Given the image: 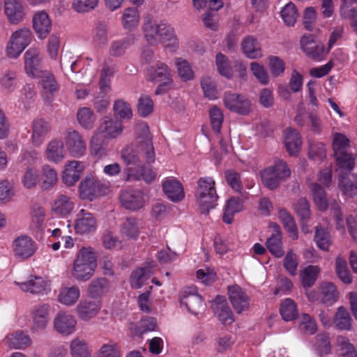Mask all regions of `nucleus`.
<instances>
[{
	"mask_svg": "<svg viewBox=\"0 0 357 357\" xmlns=\"http://www.w3.org/2000/svg\"><path fill=\"white\" fill-rule=\"evenodd\" d=\"M136 132L139 144L136 149L128 146L123 149L121 152L123 160L128 165H133L137 167L141 166V158H143L149 164L153 162L155 153L148 124L145 122L139 123Z\"/></svg>",
	"mask_w": 357,
	"mask_h": 357,
	"instance_id": "obj_1",
	"label": "nucleus"
},
{
	"mask_svg": "<svg viewBox=\"0 0 357 357\" xmlns=\"http://www.w3.org/2000/svg\"><path fill=\"white\" fill-rule=\"evenodd\" d=\"M144 36L151 45L159 43L174 51L178 47V41L173 27L165 21L147 20L143 26Z\"/></svg>",
	"mask_w": 357,
	"mask_h": 357,
	"instance_id": "obj_2",
	"label": "nucleus"
},
{
	"mask_svg": "<svg viewBox=\"0 0 357 357\" xmlns=\"http://www.w3.org/2000/svg\"><path fill=\"white\" fill-rule=\"evenodd\" d=\"M97 266L94 250L91 247H82L73 264V276L77 280L86 281L93 275Z\"/></svg>",
	"mask_w": 357,
	"mask_h": 357,
	"instance_id": "obj_3",
	"label": "nucleus"
},
{
	"mask_svg": "<svg viewBox=\"0 0 357 357\" xmlns=\"http://www.w3.org/2000/svg\"><path fill=\"white\" fill-rule=\"evenodd\" d=\"M195 192L197 203L202 213H208L210 209L215 207L218 196L215 182L212 177L205 176L198 179Z\"/></svg>",
	"mask_w": 357,
	"mask_h": 357,
	"instance_id": "obj_4",
	"label": "nucleus"
},
{
	"mask_svg": "<svg viewBox=\"0 0 357 357\" xmlns=\"http://www.w3.org/2000/svg\"><path fill=\"white\" fill-rule=\"evenodd\" d=\"M146 79L153 83H159L155 91V95L166 93L173 86V78L171 69L160 61L150 65L146 70Z\"/></svg>",
	"mask_w": 357,
	"mask_h": 357,
	"instance_id": "obj_5",
	"label": "nucleus"
},
{
	"mask_svg": "<svg viewBox=\"0 0 357 357\" xmlns=\"http://www.w3.org/2000/svg\"><path fill=\"white\" fill-rule=\"evenodd\" d=\"M31 39L32 33L29 29H20L13 32L6 47L8 56L13 59L18 57L30 44Z\"/></svg>",
	"mask_w": 357,
	"mask_h": 357,
	"instance_id": "obj_6",
	"label": "nucleus"
},
{
	"mask_svg": "<svg viewBox=\"0 0 357 357\" xmlns=\"http://www.w3.org/2000/svg\"><path fill=\"white\" fill-rule=\"evenodd\" d=\"M222 100L225 107L231 112L241 115H247L251 112V101L242 94L227 91Z\"/></svg>",
	"mask_w": 357,
	"mask_h": 357,
	"instance_id": "obj_7",
	"label": "nucleus"
},
{
	"mask_svg": "<svg viewBox=\"0 0 357 357\" xmlns=\"http://www.w3.org/2000/svg\"><path fill=\"white\" fill-rule=\"evenodd\" d=\"M108 191L106 185L93 177H86L79 184L80 197L93 201L98 196L105 195Z\"/></svg>",
	"mask_w": 357,
	"mask_h": 357,
	"instance_id": "obj_8",
	"label": "nucleus"
},
{
	"mask_svg": "<svg viewBox=\"0 0 357 357\" xmlns=\"http://www.w3.org/2000/svg\"><path fill=\"white\" fill-rule=\"evenodd\" d=\"M120 201L125 208L137 211L145 206L147 197L139 190L127 189L121 192Z\"/></svg>",
	"mask_w": 357,
	"mask_h": 357,
	"instance_id": "obj_9",
	"label": "nucleus"
},
{
	"mask_svg": "<svg viewBox=\"0 0 357 357\" xmlns=\"http://www.w3.org/2000/svg\"><path fill=\"white\" fill-rule=\"evenodd\" d=\"M181 304L186 307L188 310L194 314H197L204 309L205 304L200 295L196 293V288L188 287L181 293Z\"/></svg>",
	"mask_w": 357,
	"mask_h": 357,
	"instance_id": "obj_10",
	"label": "nucleus"
},
{
	"mask_svg": "<svg viewBox=\"0 0 357 357\" xmlns=\"http://www.w3.org/2000/svg\"><path fill=\"white\" fill-rule=\"evenodd\" d=\"M13 250L16 257L25 259L34 255L37 245L30 236L21 235L14 240Z\"/></svg>",
	"mask_w": 357,
	"mask_h": 357,
	"instance_id": "obj_11",
	"label": "nucleus"
},
{
	"mask_svg": "<svg viewBox=\"0 0 357 357\" xmlns=\"http://www.w3.org/2000/svg\"><path fill=\"white\" fill-rule=\"evenodd\" d=\"M96 229L97 221L94 215L85 209H81L77 214L75 232L79 234H89L94 233Z\"/></svg>",
	"mask_w": 357,
	"mask_h": 357,
	"instance_id": "obj_12",
	"label": "nucleus"
},
{
	"mask_svg": "<svg viewBox=\"0 0 357 357\" xmlns=\"http://www.w3.org/2000/svg\"><path fill=\"white\" fill-rule=\"evenodd\" d=\"M66 145L70 155L75 158H80L86 152V142L82 136L75 130H68L66 136Z\"/></svg>",
	"mask_w": 357,
	"mask_h": 357,
	"instance_id": "obj_13",
	"label": "nucleus"
},
{
	"mask_svg": "<svg viewBox=\"0 0 357 357\" xmlns=\"http://www.w3.org/2000/svg\"><path fill=\"white\" fill-rule=\"evenodd\" d=\"M24 70L27 75L36 78L44 70L41 69L40 51L37 48L29 49L24 55Z\"/></svg>",
	"mask_w": 357,
	"mask_h": 357,
	"instance_id": "obj_14",
	"label": "nucleus"
},
{
	"mask_svg": "<svg viewBox=\"0 0 357 357\" xmlns=\"http://www.w3.org/2000/svg\"><path fill=\"white\" fill-rule=\"evenodd\" d=\"M229 298L230 302L237 313L248 309L250 297L246 291L239 286L229 287Z\"/></svg>",
	"mask_w": 357,
	"mask_h": 357,
	"instance_id": "obj_15",
	"label": "nucleus"
},
{
	"mask_svg": "<svg viewBox=\"0 0 357 357\" xmlns=\"http://www.w3.org/2000/svg\"><path fill=\"white\" fill-rule=\"evenodd\" d=\"M301 45L303 52L312 59L318 61L324 59V47L314 40L313 35L303 36L301 40Z\"/></svg>",
	"mask_w": 357,
	"mask_h": 357,
	"instance_id": "obj_16",
	"label": "nucleus"
},
{
	"mask_svg": "<svg viewBox=\"0 0 357 357\" xmlns=\"http://www.w3.org/2000/svg\"><path fill=\"white\" fill-rule=\"evenodd\" d=\"M50 305L48 304H39L33 307L31 314L33 333L44 330L50 321Z\"/></svg>",
	"mask_w": 357,
	"mask_h": 357,
	"instance_id": "obj_17",
	"label": "nucleus"
},
{
	"mask_svg": "<svg viewBox=\"0 0 357 357\" xmlns=\"http://www.w3.org/2000/svg\"><path fill=\"white\" fill-rule=\"evenodd\" d=\"M17 284L24 291H29L33 294L44 295L50 291V282L38 276H34L26 282Z\"/></svg>",
	"mask_w": 357,
	"mask_h": 357,
	"instance_id": "obj_18",
	"label": "nucleus"
},
{
	"mask_svg": "<svg viewBox=\"0 0 357 357\" xmlns=\"http://www.w3.org/2000/svg\"><path fill=\"white\" fill-rule=\"evenodd\" d=\"M162 187L167 197L174 202H178L185 197L182 184L175 178H165L162 182Z\"/></svg>",
	"mask_w": 357,
	"mask_h": 357,
	"instance_id": "obj_19",
	"label": "nucleus"
},
{
	"mask_svg": "<svg viewBox=\"0 0 357 357\" xmlns=\"http://www.w3.org/2000/svg\"><path fill=\"white\" fill-rule=\"evenodd\" d=\"M84 170V165L82 162L73 160L70 161L65 167L63 173L62 180L67 185H73L81 177Z\"/></svg>",
	"mask_w": 357,
	"mask_h": 357,
	"instance_id": "obj_20",
	"label": "nucleus"
},
{
	"mask_svg": "<svg viewBox=\"0 0 357 357\" xmlns=\"http://www.w3.org/2000/svg\"><path fill=\"white\" fill-rule=\"evenodd\" d=\"M33 27L39 38H45L52 28L48 14L45 11L37 12L33 17Z\"/></svg>",
	"mask_w": 357,
	"mask_h": 357,
	"instance_id": "obj_21",
	"label": "nucleus"
},
{
	"mask_svg": "<svg viewBox=\"0 0 357 357\" xmlns=\"http://www.w3.org/2000/svg\"><path fill=\"white\" fill-rule=\"evenodd\" d=\"M54 325L59 333L70 335L75 330L76 320L72 315L60 312L54 319Z\"/></svg>",
	"mask_w": 357,
	"mask_h": 357,
	"instance_id": "obj_22",
	"label": "nucleus"
},
{
	"mask_svg": "<svg viewBox=\"0 0 357 357\" xmlns=\"http://www.w3.org/2000/svg\"><path fill=\"white\" fill-rule=\"evenodd\" d=\"M215 314L224 325L234 322L233 314L224 297L218 296L212 305Z\"/></svg>",
	"mask_w": 357,
	"mask_h": 357,
	"instance_id": "obj_23",
	"label": "nucleus"
},
{
	"mask_svg": "<svg viewBox=\"0 0 357 357\" xmlns=\"http://www.w3.org/2000/svg\"><path fill=\"white\" fill-rule=\"evenodd\" d=\"M98 130L100 132L104 134L105 137L116 138L121 135L123 127L121 121L105 116Z\"/></svg>",
	"mask_w": 357,
	"mask_h": 357,
	"instance_id": "obj_24",
	"label": "nucleus"
},
{
	"mask_svg": "<svg viewBox=\"0 0 357 357\" xmlns=\"http://www.w3.org/2000/svg\"><path fill=\"white\" fill-rule=\"evenodd\" d=\"M36 79L40 80L44 91V98L47 101H52L53 94L59 89V85L54 75L50 71L45 70Z\"/></svg>",
	"mask_w": 357,
	"mask_h": 357,
	"instance_id": "obj_25",
	"label": "nucleus"
},
{
	"mask_svg": "<svg viewBox=\"0 0 357 357\" xmlns=\"http://www.w3.org/2000/svg\"><path fill=\"white\" fill-rule=\"evenodd\" d=\"M135 41L134 35H128L123 38L112 41L109 45V54L113 57L122 56L126 50L135 43Z\"/></svg>",
	"mask_w": 357,
	"mask_h": 357,
	"instance_id": "obj_26",
	"label": "nucleus"
},
{
	"mask_svg": "<svg viewBox=\"0 0 357 357\" xmlns=\"http://www.w3.org/2000/svg\"><path fill=\"white\" fill-rule=\"evenodd\" d=\"M4 340L8 347L15 349H25L31 344L30 337L22 331H17L7 335Z\"/></svg>",
	"mask_w": 357,
	"mask_h": 357,
	"instance_id": "obj_27",
	"label": "nucleus"
},
{
	"mask_svg": "<svg viewBox=\"0 0 357 357\" xmlns=\"http://www.w3.org/2000/svg\"><path fill=\"white\" fill-rule=\"evenodd\" d=\"M100 309V301L84 300L79 302L77 310L82 320H89L95 317Z\"/></svg>",
	"mask_w": 357,
	"mask_h": 357,
	"instance_id": "obj_28",
	"label": "nucleus"
},
{
	"mask_svg": "<svg viewBox=\"0 0 357 357\" xmlns=\"http://www.w3.org/2000/svg\"><path fill=\"white\" fill-rule=\"evenodd\" d=\"M284 145L288 153L291 155H296L301 150L302 140L297 130L287 128L284 131Z\"/></svg>",
	"mask_w": 357,
	"mask_h": 357,
	"instance_id": "obj_29",
	"label": "nucleus"
},
{
	"mask_svg": "<svg viewBox=\"0 0 357 357\" xmlns=\"http://www.w3.org/2000/svg\"><path fill=\"white\" fill-rule=\"evenodd\" d=\"M5 13L12 24L19 23L24 17V10L20 0H4Z\"/></svg>",
	"mask_w": 357,
	"mask_h": 357,
	"instance_id": "obj_30",
	"label": "nucleus"
},
{
	"mask_svg": "<svg viewBox=\"0 0 357 357\" xmlns=\"http://www.w3.org/2000/svg\"><path fill=\"white\" fill-rule=\"evenodd\" d=\"M241 47L243 53L250 59H255L262 56L260 44L252 36H248L243 40Z\"/></svg>",
	"mask_w": 357,
	"mask_h": 357,
	"instance_id": "obj_31",
	"label": "nucleus"
},
{
	"mask_svg": "<svg viewBox=\"0 0 357 357\" xmlns=\"http://www.w3.org/2000/svg\"><path fill=\"white\" fill-rule=\"evenodd\" d=\"M32 129V142L38 146L44 142L46 135L50 130V126L47 121L40 119L33 122Z\"/></svg>",
	"mask_w": 357,
	"mask_h": 357,
	"instance_id": "obj_32",
	"label": "nucleus"
},
{
	"mask_svg": "<svg viewBox=\"0 0 357 357\" xmlns=\"http://www.w3.org/2000/svg\"><path fill=\"white\" fill-rule=\"evenodd\" d=\"M109 289V284L105 278L93 280L88 286V294L94 299H99L107 294Z\"/></svg>",
	"mask_w": 357,
	"mask_h": 357,
	"instance_id": "obj_33",
	"label": "nucleus"
},
{
	"mask_svg": "<svg viewBox=\"0 0 357 357\" xmlns=\"http://www.w3.org/2000/svg\"><path fill=\"white\" fill-rule=\"evenodd\" d=\"M334 156L341 176H347L354 168L355 158L347 152H339Z\"/></svg>",
	"mask_w": 357,
	"mask_h": 357,
	"instance_id": "obj_34",
	"label": "nucleus"
},
{
	"mask_svg": "<svg viewBox=\"0 0 357 357\" xmlns=\"http://www.w3.org/2000/svg\"><path fill=\"white\" fill-rule=\"evenodd\" d=\"M243 208V202L237 197L229 199L225 206V212L222 216L224 222L231 224L234 220V215L241 211Z\"/></svg>",
	"mask_w": 357,
	"mask_h": 357,
	"instance_id": "obj_35",
	"label": "nucleus"
},
{
	"mask_svg": "<svg viewBox=\"0 0 357 357\" xmlns=\"http://www.w3.org/2000/svg\"><path fill=\"white\" fill-rule=\"evenodd\" d=\"M75 204L71 198L65 195H60L55 199L52 211L61 216H67L71 213Z\"/></svg>",
	"mask_w": 357,
	"mask_h": 357,
	"instance_id": "obj_36",
	"label": "nucleus"
},
{
	"mask_svg": "<svg viewBox=\"0 0 357 357\" xmlns=\"http://www.w3.org/2000/svg\"><path fill=\"white\" fill-rule=\"evenodd\" d=\"M275 233L272 234L266 241V246L270 252L276 257H282L284 252L282 249V236L278 225L275 226Z\"/></svg>",
	"mask_w": 357,
	"mask_h": 357,
	"instance_id": "obj_37",
	"label": "nucleus"
},
{
	"mask_svg": "<svg viewBox=\"0 0 357 357\" xmlns=\"http://www.w3.org/2000/svg\"><path fill=\"white\" fill-rule=\"evenodd\" d=\"M65 157L64 145L62 141L54 139L51 141L47 147V158L53 162H59Z\"/></svg>",
	"mask_w": 357,
	"mask_h": 357,
	"instance_id": "obj_38",
	"label": "nucleus"
},
{
	"mask_svg": "<svg viewBox=\"0 0 357 357\" xmlns=\"http://www.w3.org/2000/svg\"><path fill=\"white\" fill-rule=\"evenodd\" d=\"M80 296V291L78 287H66L61 289L58 301L66 305H73L78 300Z\"/></svg>",
	"mask_w": 357,
	"mask_h": 357,
	"instance_id": "obj_39",
	"label": "nucleus"
},
{
	"mask_svg": "<svg viewBox=\"0 0 357 357\" xmlns=\"http://www.w3.org/2000/svg\"><path fill=\"white\" fill-rule=\"evenodd\" d=\"M152 275L153 271L150 267H142L135 270L130 276L131 286L139 289Z\"/></svg>",
	"mask_w": 357,
	"mask_h": 357,
	"instance_id": "obj_40",
	"label": "nucleus"
},
{
	"mask_svg": "<svg viewBox=\"0 0 357 357\" xmlns=\"http://www.w3.org/2000/svg\"><path fill=\"white\" fill-rule=\"evenodd\" d=\"M311 191L316 206L320 211H326L328 207V202L324 188L314 183L311 184Z\"/></svg>",
	"mask_w": 357,
	"mask_h": 357,
	"instance_id": "obj_41",
	"label": "nucleus"
},
{
	"mask_svg": "<svg viewBox=\"0 0 357 357\" xmlns=\"http://www.w3.org/2000/svg\"><path fill=\"white\" fill-rule=\"evenodd\" d=\"M321 301L326 305H332L337 301L336 287L331 282H324L320 286Z\"/></svg>",
	"mask_w": 357,
	"mask_h": 357,
	"instance_id": "obj_42",
	"label": "nucleus"
},
{
	"mask_svg": "<svg viewBox=\"0 0 357 357\" xmlns=\"http://www.w3.org/2000/svg\"><path fill=\"white\" fill-rule=\"evenodd\" d=\"M314 242L317 246L321 250L328 251L333 243L330 233L321 227H316Z\"/></svg>",
	"mask_w": 357,
	"mask_h": 357,
	"instance_id": "obj_43",
	"label": "nucleus"
},
{
	"mask_svg": "<svg viewBox=\"0 0 357 357\" xmlns=\"http://www.w3.org/2000/svg\"><path fill=\"white\" fill-rule=\"evenodd\" d=\"M77 119L82 128L90 130L93 128L96 116L90 108L84 107L78 109Z\"/></svg>",
	"mask_w": 357,
	"mask_h": 357,
	"instance_id": "obj_44",
	"label": "nucleus"
},
{
	"mask_svg": "<svg viewBox=\"0 0 357 357\" xmlns=\"http://www.w3.org/2000/svg\"><path fill=\"white\" fill-rule=\"evenodd\" d=\"M280 312L282 319L287 321L296 319L298 315L296 305L291 298H286L281 303Z\"/></svg>",
	"mask_w": 357,
	"mask_h": 357,
	"instance_id": "obj_45",
	"label": "nucleus"
},
{
	"mask_svg": "<svg viewBox=\"0 0 357 357\" xmlns=\"http://www.w3.org/2000/svg\"><path fill=\"white\" fill-rule=\"evenodd\" d=\"M319 272L320 268L317 266L309 265L305 267L301 273L303 287L309 288L313 286Z\"/></svg>",
	"mask_w": 357,
	"mask_h": 357,
	"instance_id": "obj_46",
	"label": "nucleus"
},
{
	"mask_svg": "<svg viewBox=\"0 0 357 357\" xmlns=\"http://www.w3.org/2000/svg\"><path fill=\"white\" fill-rule=\"evenodd\" d=\"M278 215L290 236L293 239H297L298 237V229L291 214L286 209L282 208L279 211Z\"/></svg>",
	"mask_w": 357,
	"mask_h": 357,
	"instance_id": "obj_47",
	"label": "nucleus"
},
{
	"mask_svg": "<svg viewBox=\"0 0 357 357\" xmlns=\"http://www.w3.org/2000/svg\"><path fill=\"white\" fill-rule=\"evenodd\" d=\"M114 116L121 119L130 120L132 111L130 104L122 99L116 100L113 106Z\"/></svg>",
	"mask_w": 357,
	"mask_h": 357,
	"instance_id": "obj_48",
	"label": "nucleus"
},
{
	"mask_svg": "<svg viewBox=\"0 0 357 357\" xmlns=\"http://www.w3.org/2000/svg\"><path fill=\"white\" fill-rule=\"evenodd\" d=\"M351 318L346 308L340 307L335 314L334 323L340 330L349 331L351 327Z\"/></svg>",
	"mask_w": 357,
	"mask_h": 357,
	"instance_id": "obj_49",
	"label": "nucleus"
},
{
	"mask_svg": "<svg viewBox=\"0 0 357 357\" xmlns=\"http://www.w3.org/2000/svg\"><path fill=\"white\" fill-rule=\"evenodd\" d=\"M139 21V15L137 8H126L122 16L123 26L126 29L136 26Z\"/></svg>",
	"mask_w": 357,
	"mask_h": 357,
	"instance_id": "obj_50",
	"label": "nucleus"
},
{
	"mask_svg": "<svg viewBox=\"0 0 357 357\" xmlns=\"http://www.w3.org/2000/svg\"><path fill=\"white\" fill-rule=\"evenodd\" d=\"M121 233L130 239H136L139 236V226L137 219L128 218L121 226Z\"/></svg>",
	"mask_w": 357,
	"mask_h": 357,
	"instance_id": "obj_51",
	"label": "nucleus"
},
{
	"mask_svg": "<svg viewBox=\"0 0 357 357\" xmlns=\"http://www.w3.org/2000/svg\"><path fill=\"white\" fill-rule=\"evenodd\" d=\"M280 17L284 21V24L289 26H294L298 17V12L295 5L289 2L287 3L280 11Z\"/></svg>",
	"mask_w": 357,
	"mask_h": 357,
	"instance_id": "obj_52",
	"label": "nucleus"
},
{
	"mask_svg": "<svg viewBox=\"0 0 357 357\" xmlns=\"http://www.w3.org/2000/svg\"><path fill=\"white\" fill-rule=\"evenodd\" d=\"M56 172L49 165H45L43 167L42 184L43 190H49L57 182Z\"/></svg>",
	"mask_w": 357,
	"mask_h": 357,
	"instance_id": "obj_53",
	"label": "nucleus"
},
{
	"mask_svg": "<svg viewBox=\"0 0 357 357\" xmlns=\"http://www.w3.org/2000/svg\"><path fill=\"white\" fill-rule=\"evenodd\" d=\"M96 357H121L120 347L112 341L103 344L97 351Z\"/></svg>",
	"mask_w": 357,
	"mask_h": 357,
	"instance_id": "obj_54",
	"label": "nucleus"
},
{
	"mask_svg": "<svg viewBox=\"0 0 357 357\" xmlns=\"http://www.w3.org/2000/svg\"><path fill=\"white\" fill-rule=\"evenodd\" d=\"M261 176L264 185L270 190L277 188L282 181L278 178V175L275 173L274 169L271 167L264 169L261 173Z\"/></svg>",
	"mask_w": 357,
	"mask_h": 357,
	"instance_id": "obj_55",
	"label": "nucleus"
},
{
	"mask_svg": "<svg viewBox=\"0 0 357 357\" xmlns=\"http://www.w3.org/2000/svg\"><path fill=\"white\" fill-rule=\"evenodd\" d=\"M336 273L338 278L345 284H350L352 282L350 272L347 267V261L340 256L335 260Z\"/></svg>",
	"mask_w": 357,
	"mask_h": 357,
	"instance_id": "obj_56",
	"label": "nucleus"
},
{
	"mask_svg": "<svg viewBox=\"0 0 357 357\" xmlns=\"http://www.w3.org/2000/svg\"><path fill=\"white\" fill-rule=\"evenodd\" d=\"M176 66L179 77L184 81L191 80L194 78V71L190 64L182 58L176 59Z\"/></svg>",
	"mask_w": 357,
	"mask_h": 357,
	"instance_id": "obj_57",
	"label": "nucleus"
},
{
	"mask_svg": "<svg viewBox=\"0 0 357 357\" xmlns=\"http://www.w3.org/2000/svg\"><path fill=\"white\" fill-rule=\"evenodd\" d=\"M115 71L114 66L108 65L105 63L102 70L100 73V89L103 92L105 93L108 91L109 87V82L112 77L114 76Z\"/></svg>",
	"mask_w": 357,
	"mask_h": 357,
	"instance_id": "obj_58",
	"label": "nucleus"
},
{
	"mask_svg": "<svg viewBox=\"0 0 357 357\" xmlns=\"http://www.w3.org/2000/svg\"><path fill=\"white\" fill-rule=\"evenodd\" d=\"M70 353L74 357H91L87 343L84 340L79 339L71 342Z\"/></svg>",
	"mask_w": 357,
	"mask_h": 357,
	"instance_id": "obj_59",
	"label": "nucleus"
},
{
	"mask_svg": "<svg viewBox=\"0 0 357 357\" xmlns=\"http://www.w3.org/2000/svg\"><path fill=\"white\" fill-rule=\"evenodd\" d=\"M216 65L220 74L227 79L233 76V70L228 59L222 53L216 55Z\"/></svg>",
	"mask_w": 357,
	"mask_h": 357,
	"instance_id": "obj_60",
	"label": "nucleus"
},
{
	"mask_svg": "<svg viewBox=\"0 0 357 357\" xmlns=\"http://www.w3.org/2000/svg\"><path fill=\"white\" fill-rule=\"evenodd\" d=\"M153 109V102L147 95H142L137 103V112L139 116L146 117L152 113Z\"/></svg>",
	"mask_w": 357,
	"mask_h": 357,
	"instance_id": "obj_61",
	"label": "nucleus"
},
{
	"mask_svg": "<svg viewBox=\"0 0 357 357\" xmlns=\"http://www.w3.org/2000/svg\"><path fill=\"white\" fill-rule=\"evenodd\" d=\"M315 343V349L318 355L322 356L327 355L331 352V346L330 338L327 334H319L317 336Z\"/></svg>",
	"mask_w": 357,
	"mask_h": 357,
	"instance_id": "obj_62",
	"label": "nucleus"
},
{
	"mask_svg": "<svg viewBox=\"0 0 357 357\" xmlns=\"http://www.w3.org/2000/svg\"><path fill=\"white\" fill-rule=\"evenodd\" d=\"M108 41L107 26L103 22H98L93 35V42L97 45H104Z\"/></svg>",
	"mask_w": 357,
	"mask_h": 357,
	"instance_id": "obj_63",
	"label": "nucleus"
},
{
	"mask_svg": "<svg viewBox=\"0 0 357 357\" xmlns=\"http://www.w3.org/2000/svg\"><path fill=\"white\" fill-rule=\"evenodd\" d=\"M45 220V211L40 206H34L31 211V227L37 231L42 229Z\"/></svg>",
	"mask_w": 357,
	"mask_h": 357,
	"instance_id": "obj_64",
	"label": "nucleus"
}]
</instances>
